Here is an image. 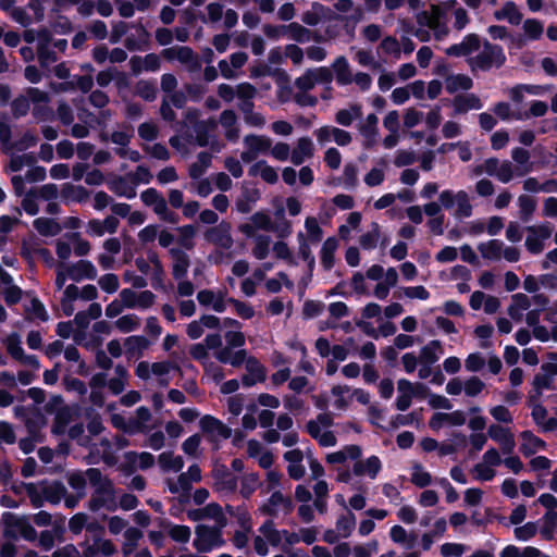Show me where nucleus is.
Listing matches in <instances>:
<instances>
[{
  "mask_svg": "<svg viewBox=\"0 0 557 557\" xmlns=\"http://www.w3.org/2000/svg\"><path fill=\"white\" fill-rule=\"evenodd\" d=\"M355 528L356 516L350 510L338 517L335 529L343 539L350 536Z\"/></svg>",
  "mask_w": 557,
  "mask_h": 557,
  "instance_id": "nucleus-52",
  "label": "nucleus"
},
{
  "mask_svg": "<svg viewBox=\"0 0 557 557\" xmlns=\"http://www.w3.org/2000/svg\"><path fill=\"white\" fill-rule=\"evenodd\" d=\"M36 53L41 67H49L50 64L57 62L58 60L57 52L51 48V45H37Z\"/></svg>",
  "mask_w": 557,
  "mask_h": 557,
  "instance_id": "nucleus-63",
  "label": "nucleus"
},
{
  "mask_svg": "<svg viewBox=\"0 0 557 557\" xmlns=\"http://www.w3.org/2000/svg\"><path fill=\"white\" fill-rule=\"evenodd\" d=\"M212 478L218 492L234 493L237 488V478L224 465L214 466Z\"/></svg>",
  "mask_w": 557,
  "mask_h": 557,
  "instance_id": "nucleus-11",
  "label": "nucleus"
},
{
  "mask_svg": "<svg viewBox=\"0 0 557 557\" xmlns=\"http://www.w3.org/2000/svg\"><path fill=\"white\" fill-rule=\"evenodd\" d=\"M389 534L393 542L401 544L406 548H412L417 543V534L407 532L401 525H394Z\"/></svg>",
  "mask_w": 557,
  "mask_h": 557,
  "instance_id": "nucleus-44",
  "label": "nucleus"
},
{
  "mask_svg": "<svg viewBox=\"0 0 557 557\" xmlns=\"http://www.w3.org/2000/svg\"><path fill=\"white\" fill-rule=\"evenodd\" d=\"M202 516L206 519L214 520L213 527L225 528L227 525V518L225 517L222 507L218 503H210L201 508Z\"/></svg>",
  "mask_w": 557,
  "mask_h": 557,
  "instance_id": "nucleus-47",
  "label": "nucleus"
},
{
  "mask_svg": "<svg viewBox=\"0 0 557 557\" xmlns=\"http://www.w3.org/2000/svg\"><path fill=\"white\" fill-rule=\"evenodd\" d=\"M284 459L288 462L287 473L293 480H300L306 473L302 465L304 453L296 448L284 454Z\"/></svg>",
  "mask_w": 557,
  "mask_h": 557,
  "instance_id": "nucleus-22",
  "label": "nucleus"
},
{
  "mask_svg": "<svg viewBox=\"0 0 557 557\" xmlns=\"http://www.w3.org/2000/svg\"><path fill=\"white\" fill-rule=\"evenodd\" d=\"M529 235L525 238V247L529 252L539 255L544 249V242L552 236V228L548 224L528 226Z\"/></svg>",
  "mask_w": 557,
  "mask_h": 557,
  "instance_id": "nucleus-8",
  "label": "nucleus"
},
{
  "mask_svg": "<svg viewBox=\"0 0 557 557\" xmlns=\"http://www.w3.org/2000/svg\"><path fill=\"white\" fill-rule=\"evenodd\" d=\"M504 243L498 239H491L485 243H481L478 246V250L484 259L498 261L502 259Z\"/></svg>",
  "mask_w": 557,
  "mask_h": 557,
  "instance_id": "nucleus-37",
  "label": "nucleus"
},
{
  "mask_svg": "<svg viewBox=\"0 0 557 557\" xmlns=\"http://www.w3.org/2000/svg\"><path fill=\"white\" fill-rule=\"evenodd\" d=\"M11 158L7 169L11 172L21 171L23 168L33 166L36 163V158L29 153L14 154L10 153Z\"/></svg>",
  "mask_w": 557,
  "mask_h": 557,
  "instance_id": "nucleus-57",
  "label": "nucleus"
},
{
  "mask_svg": "<svg viewBox=\"0 0 557 557\" xmlns=\"http://www.w3.org/2000/svg\"><path fill=\"white\" fill-rule=\"evenodd\" d=\"M519 216L522 222H529L536 209V200L528 195L518 197Z\"/></svg>",
  "mask_w": 557,
  "mask_h": 557,
  "instance_id": "nucleus-56",
  "label": "nucleus"
},
{
  "mask_svg": "<svg viewBox=\"0 0 557 557\" xmlns=\"http://www.w3.org/2000/svg\"><path fill=\"white\" fill-rule=\"evenodd\" d=\"M69 277L75 282L83 278L95 280L97 277V270L95 265L88 260H79L72 264H66Z\"/></svg>",
  "mask_w": 557,
  "mask_h": 557,
  "instance_id": "nucleus-17",
  "label": "nucleus"
},
{
  "mask_svg": "<svg viewBox=\"0 0 557 557\" xmlns=\"http://www.w3.org/2000/svg\"><path fill=\"white\" fill-rule=\"evenodd\" d=\"M165 529L168 535L176 543L186 544L190 540L191 531L187 525L168 523Z\"/></svg>",
  "mask_w": 557,
  "mask_h": 557,
  "instance_id": "nucleus-55",
  "label": "nucleus"
},
{
  "mask_svg": "<svg viewBox=\"0 0 557 557\" xmlns=\"http://www.w3.org/2000/svg\"><path fill=\"white\" fill-rule=\"evenodd\" d=\"M109 189L119 197L132 199L136 196V187L129 177L114 175L108 181Z\"/></svg>",
  "mask_w": 557,
  "mask_h": 557,
  "instance_id": "nucleus-18",
  "label": "nucleus"
},
{
  "mask_svg": "<svg viewBox=\"0 0 557 557\" xmlns=\"http://www.w3.org/2000/svg\"><path fill=\"white\" fill-rule=\"evenodd\" d=\"M22 488L24 490L25 494L29 498V502L33 507L40 508L45 504L44 499V493L42 491V483H24Z\"/></svg>",
  "mask_w": 557,
  "mask_h": 557,
  "instance_id": "nucleus-54",
  "label": "nucleus"
},
{
  "mask_svg": "<svg viewBox=\"0 0 557 557\" xmlns=\"http://www.w3.org/2000/svg\"><path fill=\"white\" fill-rule=\"evenodd\" d=\"M493 15L495 20H507L512 25H519L522 21V14L512 1L505 2L502 9L496 10Z\"/></svg>",
  "mask_w": 557,
  "mask_h": 557,
  "instance_id": "nucleus-34",
  "label": "nucleus"
},
{
  "mask_svg": "<svg viewBox=\"0 0 557 557\" xmlns=\"http://www.w3.org/2000/svg\"><path fill=\"white\" fill-rule=\"evenodd\" d=\"M245 368L247 373L242 376V383L244 386L251 387L257 383L265 381L267 370L256 357L250 356L247 359Z\"/></svg>",
  "mask_w": 557,
  "mask_h": 557,
  "instance_id": "nucleus-12",
  "label": "nucleus"
},
{
  "mask_svg": "<svg viewBox=\"0 0 557 557\" xmlns=\"http://www.w3.org/2000/svg\"><path fill=\"white\" fill-rule=\"evenodd\" d=\"M445 12L437 4H431L430 10L422 11L417 14V22L421 26H426L432 29L444 17Z\"/></svg>",
  "mask_w": 557,
  "mask_h": 557,
  "instance_id": "nucleus-30",
  "label": "nucleus"
},
{
  "mask_svg": "<svg viewBox=\"0 0 557 557\" xmlns=\"http://www.w3.org/2000/svg\"><path fill=\"white\" fill-rule=\"evenodd\" d=\"M506 61L502 47L488 41L483 44V49L475 57L469 58L468 63L472 70L487 71L493 66L499 67Z\"/></svg>",
  "mask_w": 557,
  "mask_h": 557,
  "instance_id": "nucleus-5",
  "label": "nucleus"
},
{
  "mask_svg": "<svg viewBox=\"0 0 557 557\" xmlns=\"http://www.w3.org/2000/svg\"><path fill=\"white\" fill-rule=\"evenodd\" d=\"M249 174L252 176L259 175L264 182L270 184H274L278 180L275 169L268 165L264 161L255 163L249 169Z\"/></svg>",
  "mask_w": 557,
  "mask_h": 557,
  "instance_id": "nucleus-49",
  "label": "nucleus"
},
{
  "mask_svg": "<svg viewBox=\"0 0 557 557\" xmlns=\"http://www.w3.org/2000/svg\"><path fill=\"white\" fill-rule=\"evenodd\" d=\"M244 144L258 156L261 152L268 151L271 148L272 141L265 136L250 134L245 136Z\"/></svg>",
  "mask_w": 557,
  "mask_h": 557,
  "instance_id": "nucleus-50",
  "label": "nucleus"
},
{
  "mask_svg": "<svg viewBox=\"0 0 557 557\" xmlns=\"http://www.w3.org/2000/svg\"><path fill=\"white\" fill-rule=\"evenodd\" d=\"M520 436L522 438L520 450L524 456L534 455L539 449L545 447L544 441L535 436L531 431H523Z\"/></svg>",
  "mask_w": 557,
  "mask_h": 557,
  "instance_id": "nucleus-39",
  "label": "nucleus"
},
{
  "mask_svg": "<svg viewBox=\"0 0 557 557\" xmlns=\"http://www.w3.org/2000/svg\"><path fill=\"white\" fill-rule=\"evenodd\" d=\"M445 423L454 426H460L466 423V416L461 410L450 413L437 412L429 421V425L433 430H440Z\"/></svg>",
  "mask_w": 557,
  "mask_h": 557,
  "instance_id": "nucleus-21",
  "label": "nucleus"
},
{
  "mask_svg": "<svg viewBox=\"0 0 557 557\" xmlns=\"http://www.w3.org/2000/svg\"><path fill=\"white\" fill-rule=\"evenodd\" d=\"M338 247V240L335 237H329L321 248V263L325 270H331L334 265V253Z\"/></svg>",
  "mask_w": 557,
  "mask_h": 557,
  "instance_id": "nucleus-45",
  "label": "nucleus"
},
{
  "mask_svg": "<svg viewBox=\"0 0 557 557\" xmlns=\"http://www.w3.org/2000/svg\"><path fill=\"white\" fill-rule=\"evenodd\" d=\"M445 87L449 94L458 90H468L472 87V79L463 74L451 75L446 78Z\"/></svg>",
  "mask_w": 557,
  "mask_h": 557,
  "instance_id": "nucleus-53",
  "label": "nucleus"
},
{
  "mask_svg": "<svg viewBox=\"0 0 557 557\" xmlns=\"http://www.w3.org/2000/svg\"><path fill=\"white\" fill-rule=\"evenodd\" d=\"M94 78L90 75H82L76 76L73 82H69L64 85H61V90H73L78 89L82 92L86 94L92 89Z\"/></svg>",
  "mask_w": 557,
  "mask_h": 557,
  "instance_id": "nucleus-60",
  "label": "nucleus"
},
{
  "mask_svg": "<svg viewBox=\"0 0 557 557\" xmlns=\"http://www.w3.org/2000/svg\"><path fill=\"white\" fill-rule=\"evenodd\" d=\"M161 54L168 61H178L181 64L185 65L186 70L190 73H196L201 70V61L190 47H170L164 49Z\"/></svg>",
  "mask_w": 557,
  "mask_h": 557,
  "instance_id": "nucleus-7",
  "label": "nucleus"
},
{
  "mask_svg": "<svg viewBox=\"0 0 557 557\" xmlns=\"http://www.w3.org/2000/svg\"><path fill=\"white\" fill-rule=\"evenodd\" d=\"M512 160L519 165L518 175H524L532 170V163H530V152L523 148L517 147L511 152Z\"/></svg>",
  "mask_w": 557,
  "mask_h": 557,
  "instance_id": "nucleus-58",
  "label": "nucleus"
},
{
  "mask_svg": "<svg viewBox=\"0 0 557 557\" xmlns=\"http://www.w3.org/2000/svg\"><path fill=\"white\" fill-rule=\"evenodd\" d=\"M281 508L286 512H290L293 510V503L289 497H285L277 491L270 496L265 504L262 505L261 511L268 516H276Z\"/></svg>",
  "mask_w": 557,
  "mask_h": 557,
  "instance_id": "nucleus-19",
  "label": "nucleus"
},
{
  "mask_svg": "<svg viewBox=\"0 0 557 557\" xmlns=\"http://www.w3.org/2000/svg\"><path fill=\"white\" fill-rule=\"evenodd\" d=\"M89 486L91 493L87 502V508L91 512L101 509L115 511L117 509V496L114 482L99 468H89Z\"/></svg>",
  "mask_w": 557,
  "mask_h": 557,
  "instance_id": "nucleus-1",
  "label": "nucleus"
},
{
  "mask_svg": "<svg viewBox=\"0 0 557 557\" xmlns=\"http://www.w3.org/2000/svg\"><path fill=\"white\" fill-rule=\"evenodd\" d=\"M261 485L259 475L250 472L242 476L240 494L244 498H249L251 494Z\"/></svg>",
  "mask_w": 557,
  "mask_h": 557,
  "instance_id": "nucleus-59",
  "label": "nucleus"
},
{
  "mask_svg": "<svg viewBox=\"0 0 557 557\" xmlns=\"http://www.w3.org/2000/svg\"><path fill=\"white\" fill-rule=\"evenodd\" d=\"M212 156L209 152L201 151L197 156V161L191 163L188 168L189 176L193 180H197L203 175L207 169L210 166Z\"/></svg>",
  "mask_w": 557,
  "mask_h": 557,
  "instance_id": "nucleus-48",
  "label": "nucleus"
},
{
  "mask_svg": "<svg viewBox=\"0 0 557 557\" xmlns=\"http://www.w3.org/2000/svg\"><path fill=\"white\" fill-rule=\"evenodd\" d=\"M361 456V448L358 445L345 446L342 450L329 454L326 461L329 463H344L348 458L352 460L359 459Z\"/></svg>",
  "mask_w": 557,
  "mask_h": 557,
  "instance_id": "nucleus-36",
  "label": "nucleus"
},
{
  "mask_svg": "<svg viewBox=\"0 0 557 557\" xmlns=\"http://www.w3.org/2000/svg\"><path fill=\"white\" fill-rule=\"evenodd\" d=\"M332 69L336 75V81L338 84L348 85L352 82L350 66L345 57H338L334 61Z\"/></svg>",
  "mask_w": 557,
  "mask_h": 557,
  "instance_id": "nucleus-42",
  "label": "nucleus"
},
{
  "mask_svg": "<svg viewBox=\"0 0 557 557\" xmlns=\"http://www.w3.org/2000/svg\"><path fill=\"white\" fill-rule=\"evenodd\" d=\"M231 230V224L222 221L205 232V239L220 248L230 249L234 244Z\"/></svg>",
  "mask_w": 557,
  "mask_h": 557,
  "instance_id": "nucleus-10",
  "label": "nucleus"
},
{
  "mask_svg": "<svg viewBox=\"0 0 557 557\" xmlns=\"http://www.w3.org/2000/svg\"><path fill=\"white\" fill-rule=\"evenodd\" d=\"M172 260V275L175 280H182L186 276L190 267V257L182 248L172 247L169 249Z\"/></svg>",
  "mask_w": 557,
  "mask_h": 557,
  "instance_id": "nucleus-15",
  "label": "nucleus"
},
{
  "mask_svg": "<svg viewBox=\"0 0 557 557\" xmlns=\"http://www.w3.org/2000/svg\"><path fill=\"white\" fill-rule=\"evenodd\" d=\"M381 460L376 456H371L366 460L357 459L352 467V472L357 476L368 475L375 479L381 470Z\"/></svg>",
  "mask_w": 557,
  "mask_h": 557,
  "instance_id": "nucleus-24",
  "label": "nucleus"
},
{
  "mask_svg": "<svg viewBox=\"0 0 557 557\" xmlns=\"http://www.w3.org/2000/svg\"><path fill=\"white\" fill-rule=\"evenodd\" d=\"M487 435L500 445L503 454L510 455L513 451L516 442L509 429L498 424H491Z\"/></svg>",
  "mask_w": 557,
  "mask_h": 557,
  "instance_id": "nucleus-14",
  "label": "nucleus"
},
{
  "mask_svg": "<svg viewBox=\"0 0 557 557\" xmlns=\"http://www.w3.org/2000/svg\"><path fill=\"white\" fill-rule=\"evenodd\" d=\"M481 41L478 35H467L460 44H456L446 49V54L453 57H468L480 49Z\"/></svg>",
  "mask_w": 557,
  "mask_h": 557,
  "instance_id": "nucleus-16",
  "label": "nucleus"
},
{
  "mask_svg": "<svg viewBox=\"0 0 557 557\" xmlns=\"http://www.w3.org/2000/svg\"><path fill=\"white\" fill-rule=\"evenodd\" d=\"M123 537L121 550L127 557L136 550L139 541L144 537V533L137 528L129 527L124 531Z\"/></svg>",
  "mask_w": 557,
  "mask_h": 557,
  "instance_id": "nucleus-31",
  "label": "nucleus"
},
{
  "mask_svg": "<svg viewBox=\"0 0 557 557\" xmlns=\"http://www.w3.org/2000/svg\"><path fill=\"white\" fill-rule=\"evenodd\" d=\"M33 224L35 230L42 236H55L62 231L61 224L54 219L38 218Z\"/></svg>",
  "mask_w": 557,
  "mask_h": 557,
  "instance_id": "nucleus-43",
  "label": "nucleus"
},
{
  "mask_svg": "<svg viewBox=\"0 0 557 557\" xmlns=\"http://www.w3.org/2000/svg\"><path fill=\"white\" fill-rule=\"evenodd\" d=\"M224 528L211 527L209 524H197L195 527L194 548L199 554H207L220 548L225 544L222 530Z\"/></svg>",
  "mask_w": 557,
  "mask_h": 557,
  "instance_id": "nucleus-4",
  "label": "nucleus"
},
{
  "mask_svg": "<svg viewBox=\"0 0 557 557\" xmlns=\"http://www.w3.org/2000/svg\"><path fill=\"white\" fill-rule=\"evenodd\" d=\"M158 465L163 472H180L184 467V460L173 451H163L158 456Z\"/></svg>",
  "mask_w": 557,
  "mask_h": 557,
  "instance_id": "nucleus-35",
  "label": "nucleus"
},
{
  "mask_svg": "<svg viewBox=\"0 0 557 557\" xmlns=\"http://www.w3.org/2000/svg\"><path fill=\"white\" fill-rule=\"evenodd\" d=\"M454 111L457 114L466 113L469 110H479L482 102L474 94L458 95L453 100Z\"/></svg>",
  "mask_w": 557,
  "mask_h": 557,
  "instance_id": "nucleus-29",
  "label": "nucleus"
},
{
  "mask_svg": "<svg viewBox=\"0 0 557 557\" xmlns=\"http://www.w3.org/2000/svg\"><path fill=\"white\" fill-rule=\"evenodd\" d=\"M557 525V511H547L543 517V525L540 530L543 539L550 541L554 537V529Z\"/></svg>",
  "mask_w": 557,
  "mask_h": 557,
  "instance_id": "nucleus-64",
  "label": "nucleus"
},
{
  "mask_svg": "<svg viewBox=\"0 0 557 557\" xmlns=\"http://www.w3.org/2000/svg\"><path fill=\"white\" fill-rule=\"evenodd\" d=\"M128 372L123 364H116L114 367V376L107 382L109 391L113 395L121 394L127 384Z\"/></svg>",
  "mask_w": 557,
  "mask_h": 557,
  "instance_id": "nucleus-33",
  "label": "nucleus"
},
{
  "mask_svg": "<svg viewBox=\"0 0 557 557\" xmlns=\"http://www.w3.org/2000/svg\"><path fill=\"white\" fill-rule=\"evenodd\" d=\"M120 298L128 309L139 308L148 309L154 305L156 295L150 290L136 293L131 288H124L120 293Z\"/></svg>",
  "mask_w": 557,
  "mask_h": 557,
  "instance_id": "nucleus-9",
  "label": "nucleus"
},
{
  "mask_svg": "<svg viewBox=\"0 0 557 557\" xmlns=\"http://www.w3.org/2000/svg\"><path fill=\"white\" fill-rule=\"evenodd\" d=\"M199 424L203 432L211 435H218L222 438H228L232 435L231 428L212 416L202 417L199 421Z\"/></svg>",
  "mask_w": 557,
  "mask_h": 557,
  "instance_id": "nucleus-23",
  "label": "nucleus"
},
{
  "mask_svg": "<svg viewBox=\"0 0 557 557\" xmlns=\"http://www.w3.org/2000/svg\"><path fill=\"white\" fill-rule=\"evenodd\" d=\"M134 92L146 101H153L158 90L152 82L141 79L135 84Z\"/></svg>",
  "mask_w": 557,
  "mask_h": 557,
  "instance_id": "nucleus-61",
  "label": "nucleus"
},
{
  "mask_svg": "<svg viewBox=\"0 0 557 557\" xmlns=\"http://www.w3.org/2000/svg\"><path fill=\"white\" fill-rule=\"evenodd\" d=\"M150 342L145 336H129L124 342L125 354L128 359H138L148 349Z\"/></svg>",
  "mask_w": 557,
  "mask_h": 557,
  "instance_id": "nucleus-27",
  "label": "nucleus"
},
{
  "mask_svg": "<svg viewBox=\"0 0 557 557\" xmlns=\"http://www.w3.org/2000/svg\"><path fill=\"white\" fill-rule=\"evenodd\" d=\"M72 419L73 410L69 406L59 408L53 419L52 433L55 435L64 434Z\"/></svg>",
  "mask_w": 557,
  "mask_h": 557,
  "instance_id": "nucleus-38",
  "label": "nucleus"
},
{
  "mask_svg": "<svg viewBox=\"0 0 557 557\" xmlns=\"http://www.w3.org/2000/svg\"><path fill=\"white\" fill-rule=\"evenodd\" d=\"M1 522L3 524L2 534L5 539L17 540L21 537L27 542L37 540V531L27 516H18L7 511L2 515Z\"/></svg>",
  "mask_w": 557,
  "mask_h": 557,
  "instance_id": "nucleus-2",
  "label": "nucleus"
},
{
  "mask_svg": "<svg viewBox=\"0 0 557 557\" xmlns=\"http://www.w3.org/2000/svg\"><path fill=\"white\" fill-rule=\"evenodd\" d=\"M288 37L297 42L305 44L311 40L312 32L299 23L293 22L283 26Z\"/></svg>",
  "mask_w": 557,
  "mask_h": 557,
  "instance_id": "nucleus-46",
  "label": "nucleus"
},
{
  "mask_svg": "<svg viewBox=\"0 0 557 557\" xmlns=\"http://www.w3.org/2000/svg\"><path fill=\"white\" fill-rule=\"evenodd\" d=\"M89 468L85 471H74L67 474V483L69 485L78 492L79 497L85 496L86 485H89L88 478Z\"/></svg>",
  "mask_w": 557,
  "mask_h": 557,
  "instance_id": "nucleus-51",
  "label": "nucleus"
},
{
  "mask_svg": "<svg viewBox=\"0 0 557 557\" xmlns=\"http://www.w3.org/2000/svg\"><path fill=\"white\" fill-rule=\"evenodd\" d=\"M438 352H442V344L440 341H431L421 348L419 355L420 364L432 366L438 360Z\"/></svg>",
  "mask_w": 557,
  "mask_h": 557,
  "instance_id": "nucleus-40",
  "label": "nucleus"
},
{
  "mask_svg": "<svg viewBox=\"0 0 557 557\" xmlns=\"http://www.w3.org/2000/svg\"><path fill=\"white\" fill-rule=\"evenodd\" d=\"M314 156V145L311 138L305 136L300 137L290 153V161L295 165L302 164L307 159Z\"/></svg>",
  "mask_w": 557,
  "mask_h": 557,
  "instance_id": "nucleus-20",
  "label": "nucleus"
},
{
  "mask_svg": "<svg viewBox=\"0 0 557 557\" xmlns=\"http://www.w3.org/2000/svg\"><path fill=\"white\" fill-rule=\"evenodd\" d=\"M377 123V116L374 113H371L358 124V131L363 137V147L367 149H371L376 145L379 136Z\"/></svg>",
  "mask_w": 557,
  "mask_h": 557,
  "instance_id": "nucleus-13",
  "label": "nucleus"
},
{
  "mask_svg": "<svg viewBox=\"0 0 557 557\" xmlns=\"http://www.w3.org/2000/svg\"><path fill=\"white\" fill-rule=\"evenodd\" d=\"M457 209L455 211V216L457 219L469 218L472 214V206L470 203V199L468 194L465 190H459L457 193Z\"/></svg>",
  "mask_w": 557,
  "mask_h": 557,
  "instance_id": "nucleus-62",
  "label": "nucleus"
},
{
  "mask_svg": "<svg viewBox=\"0 0 557 557\" xmlns=\"http://www.w3.org/2000/svg\"><path fill=\"white\" fill-rule=\"evenodd\" d=\"M46 423L47 420L45 416L39 411L30 416L24 417V426L27 431V435L44 437L41 434V430L45 428Z\"/></svg>",
  "mask_w": 557,
  "mask_h": 557,
  "instance_id": "nucleus-41",
  "label": "nucleus"
},
{
  "mask_svg": "<svg viewBox=\"0 0 557 557\" xmlns=\"http://www.w3.org/2000/svg\"><path fill=\"white\" fill-rule=\"evenodd\" d=\"M238 119L234 110L227 109L220 114V124L225 129V138L230 141H236L239 138Z\"/></svg>",
  "mask_w": 557,
  "mask_h": 557,
  "instance_id": "nucleus-25",
  "label": "nucleus"
},
{
  "mask_svg": "<svg viewBox=\"0 0 557 557\" xmlns=\"http://www.w3.org/2000/svg\"><path fill=\"white\" fill-rule=\"evenodd\" d=\"M140 199L145 206L152 208L160 220L171 224L177 223L178 215L169 209L165 198L156 188L150 187L144 190Z\"/></svg>",
  "mask_w": 557,
  "mask_h": 557,
  "instance_id": "nucleus-6",
  "label": "nucleus"
},
{
  "mask_svg": "<svg viewBox=\"0 0 557 557\" xmlns=\"http://www.w3.org/2000/svg\"><path fill=\"white\" fill-rule=\"evenodd\" d=\"M42 493L45 502L50 504H59L67 494L66 486L60 481L47 482L42 481Z\"/></svg>",
  "mask_w": 557,
  "mask_h": 557,
  "instance_id": "nucleus-26",
  "label": "nucleus"
},
{
  "mask_svg": "<svg viewBox=\"0 0 557 557\" xmlns=\"http://www.w3.org/2000/svg\"><path fill=\"white\" fill-rule=\"evenodd\" d=\"M237 108L242 112L243 119L246 124L253 126V127H262L265 125L264 116L261 113L253 111V109H255L253 100L238 102Z\"/></svg>",
  "mask_w": 557,
  "mask_h": 557,
  "instance_id": "nucleus-28",
  "label": "nucleus"
},
{
  "mask_svg": "<svg viewBox=\"0 0 557 557\" xmlns=\"http://www.w3.org/2000/svg\"><path fill=\"white\" fill-rule=\"evenodd\" d=\"M216 122L214 119H208L206 121H196L194 125L195 143L199 147H206L209 144V133L214 131Z\"/></svg>",
  "mask_w": 557,
  "mask_h": 557,
  "instance_id": "nucleus-32",
  "label": "nucleus"
},
{
  "mask_svg": "<svg viewBox=\"0 0 557 557\" xmlns=\"http://www.w3.org/2000/svg\"><path fill=\"white\" fill-rule=\"evenodd\" d=\"M201 479V469L194 463L186 472H181L176 479L166 478L164 483L171 494L177 495L180 503H185L189 499L193 483H198Z\"/></svg>",
  "mask_w": 557,
  "mask_h": 557,
  "instance_id": "nucleus-3",
  "label": "nucleus"
}]
</instances>
